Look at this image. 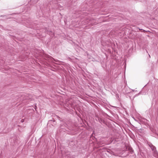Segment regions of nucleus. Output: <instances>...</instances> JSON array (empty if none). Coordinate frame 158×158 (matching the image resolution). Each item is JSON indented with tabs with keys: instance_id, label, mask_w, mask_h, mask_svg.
<instances>
[{
	"instance_id": "1",
	"label": "nucleus",
	"mask_w": 158,
	"mask_h": 158,
	"mask_svg": "<svg viewBox=\"0 0 158 158\" xmlns=\"http://www.w3.org/2000/svg\"><path fill=\"white\" fill-rule=\"evenodd\" d=\"M149 145L153 151L154 154L157 151L156 150V148L151 143L149 144Z\"/></svg>"
},
{
	"instance_id": "2",
	"label": "nucleus",
	"mask_w": 158,
	"mask_h": 158,
	"mask_svg": "<svg viewBox=\"0 0 158 158\" xmlns=\"http://www.w3.org/2000/svg\"><path fill=\"white\" fill-rule=\"evenodd\" d=\"M51 124L52 126H54L56 124V122L54 119L48 121V124Z\"/></svg>"
},
{
	"instance_id": "3",
	"label": "nucleus",
	"mask_w": 158,
	"mask_h": 158,
	"mask_svg": "<svg viewBox=\"0 0 158 158\" xmlns=\"http://www.w3.org/2000/svg\"><path fill=\"white\" fill-rule=\"evenodd\" d=\"M126 148L127 150L129 151L131 154L133 153L134 151L131 147L129 146H127L126 147Z\"/></svg>"
},
{
	"instance_id": "4",
	"label": "nucleus",
	"mask_w": 158,
	"mask_h": 158,
	"mask_svg": "<svg viewBox=\"0 0 158 158\" xmlns=\"http://www.w3.org/2000/svg\"><path fill=\"white\" fill-rule=\"evenodd\" d=\"M89 21L90 22V23L92 25H95L97 24V23L95 22V20L94 19H91Z\"/></svg>"
},
{
	"instance_id": "5",
	"label": "nucleus",
	"mask_w": 158,
	"mask_h": 158,
	"mask_svg": "<svg viewBox=\"0 0 158 158\" xmlns=\"http://www.w3.org/2000/svg\"><path fill=\"white\" fill-rule=\"evenodd\" d=\"M45 57L46 58H49L51 60H54V61H56L52 57L50 56H49L48 55H46Z\"/></svg>"
},
{
	"instance_id": "6",
	"label": "nucleus",
	"mask_w": 158,
	"mask_h": 158,
	"mask_svg": "<svg viewBox=\"0 0 158 158\" xmlns=\"http://www.w3.org/2000/svg\"><path fill=\"white\" fill-rule=\"evenodd\" d=\"M154 156L158 158V153L157 152L155 153L154 154Z\"/></svg>"
},
{
	"instance_id": "7",
	"label": "nucleus",
	"mask_w": 158,
	"mask_h": 158,
	"mask_svg": "<svg viewBox=\"0 0 158 158\" xmlns=\"http://www.w3.org/2000/svg\"><path fill=\"white\" fill-rule=\"evenodd\" d=\"M111 154L115 156H118V155L117 154H115L113 152H111Z\"/></svg>"
},
{
	"instance_id": "8",
	"label": "nucleus",
	"mask_w": 158,
	"mask_h": 158,
	"mask_svg": "<svg viewBox=\"0 0 158 158\" xmlns=\"http://www.w3.org/2000/svg\"><path fill=\"white\" fill-rule=\"evenodd\" d=\"M99 120L100 123L103 122L104 121L101 118L99 119Z\"/></svg>"
},
{
	"instance_id": "9",
	"label": "nucleus",
	"mask_w": 158,
	"mask_h": 158,
	"mask_svg": "<svg viewBox=\"0 0 158 158\" xmlns=\"http://www.w3.org/2000/svg\"><path fill=\"white\" fill-rule=\"evenodd\" d=\"M21 122H22V123H23V122H24V120L23 119H22L21 120Z\"/></svg>"
},
{
	"instance_id": "10",
	"label": "nucleus",
	"mask_w": 158,
	"mask_h": 158,
	"mask_svg": "<svg viewBox=\"0 0 158 158\" xmlns=\"http://www.w3.org/2000/svg\"><path fill=\"white\" fill-rule=\"evenodd\" d=\"M62 127H63V126H61L60 127V128H61V129H63V128Z\"/></svg>"
},
{
	"instance_id": "11",
	"label": "nucleus",
	"mask_w": 158,
	"mask_h": 158,
	"mask_svg": "<svg viewBox=\"0 0 158 158\" xmlns=\"http://www.w3.org/2000/svg\"><path fill=\"white\" fill-rule=\"evenodd\" d=\"M139 30H142V29H139Z\"/></svg>"
},
{
	"instance_id": "12",
	"label": "nucleus",
	"mask_w": 158,
	"mask_h": 158,
	"mask_svg": "<svg viewBox=\"0 0 158 158\" xmlns=\"http://www.w3.org/2000/svg\"><path fill=\"white\" fill-rule=\"evenodd\" d=\"M149 56H150V55H149Z\"/></svg>"
}]
</instances>
